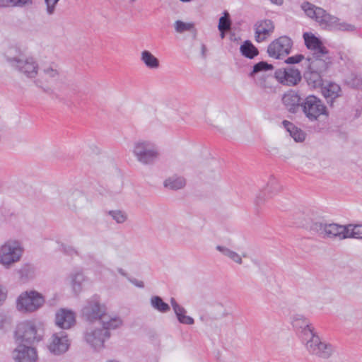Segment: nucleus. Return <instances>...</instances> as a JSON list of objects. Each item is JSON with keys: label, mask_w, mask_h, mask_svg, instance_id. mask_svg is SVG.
Returning <instances> with one entry per match:
<instances>
[{"label": "nucleus", "mask_w": 362, "mask_h": 362, "mask_svg": "<svg viewBox=\"0 0 362 362\" xmlns=\"http://www.w3.org/2000/svg\"><path fill=\"white\" fill-rule=\"evenodd\" d=\"M23 249L21 243L16 240L6 242L0 249V264L9 267L12 264L18 262L22 257Z\"/></svg>", "instance_id": "6e6552de"}, {"label": "nucleus", "mask_w": 362, "mask_h": 362, "mask_svg": "<svg viewBox=\"0 0 362 362\" xmlns=\"http://www.w3.org/2000/svg\"><path fill=\"white\" fill-rule=\"evenodd\" d=\"M346 83L351 88L362 89V76L351 74L346 78Z\"/></svg>", "instance_id": "f704fd0d"}, {"label": "nucleus", "mask_w": 362, "mask_h": 362, "mask_svg": "<svg viewBox=\"0 0 362 362\" xmlns=\"http://www.w3.org/2000/svg\"><path fill=\"white\" fill-rule=\"evenodd\" d=\"M255 37L257 42H262L274 32V25L272 21L264 19L257 21L255 25Z\"/></svg>", "instance_id": "f3484780"}, {"label": "nucleus", "mask_w": 362, "mask_h": 362, "mask_svg": "<svg viewBox=\"0 0 362 362\" xmlns=\"http://www.w3.org/2000/svg\"><path fill=\"white\" fill-rule=\"evenodd\" d=\"M180 1H182V2H189L192 0H180Z\"/></svg>", "instance_id": "603ef678"}, {"label": "nucleus", "mask_w": 362, "mask_h": 362, "mask_svg": "<svg viewBox=\"0 0 362 362\" xmlns=\"http://www.w3.org/2000/svg\"><path fill=\"white\" fill-rule=\"evenodd\" d=\"M347 238H356L362 240V224L346 225Z\"/></svg>", "instance_id": "2f4dec72"}, {"label": "nucleus", "mask_w": 362, "mask_h": 362, "mask_svg": "<svg viewBox=\"0 0 362 362\" xmlns=\"http://www.w3.org/2000/svg\"><path fill=\"white\" fill-rule=\"evenodd\" d=\"M71 285L76 293L81 292L82 283L84 281V276L81 272H75L71 274Z\"/></svg>", "instance_id": "72a5a7b5"}, {"label": "nucleus", "mask_w": 362, "mask_h": 362, "mask_svg": "<svg viewBox=\"0 0 362 362\" xmlns=\"http://www.w3.org/2000/svg\"><path fill=\"white\" fill-rule=\"evenodd\" d=\"M292 40L287 36H281L269 44L267 52L272 57L280 59L281 56L290 53L292 47Z\"/></svg>", "instance_id": "f8f14e48"}, {"label": "nucleus", "mask_w": 362, "mask_h": 362, "mask_svg": "<svg viewBox=\"0 0 362 362\" xmlns=\"http://www.w3.org/2000/svg\"><path fill=\"white\" fill-rule=\"evenodd\" d=\"M133 153L137 160L144 165H151L158 158V147L147 141H139L135 143Z\"/></svg>", "instance_id": "423d86ee"}, {"label": "nucleus", "mask_w": 362, "mask_h": 362, "mask_svg": "<svg viewBox=\"0 0 362 362\" xmlns=\"http://www.w3.org/2000/svg\"><path fill=\"white\" fill-rule=\"evenodd\" d=\"M322 94L327 103H332L333 100L341 95V88L335 83H329L327 86H322Z\"/></svg>", "instance_id": "a878e982"}, {"label": "nucleus", "mask_w": 362, "mask_h": 362, "mask_svg": "<svg viewBox=\"0 0 362 362\" xmlns=\"http://www.w3.org/2000/svg\"><path fill=\"white\" fill-rule=\"evenodd\" d=\"M16 362H35L37 358L36 349L26 344H20L13 352Z\"/></svg>", "instance_id": "dca6fc26"}, {"label": "nucleus", "mask_w": 362, "mask_h": 362, "mask_svg": "<svg viewBox=\"0 0 362 362\" xmlns=\"http://www.w3.org/2000/svg\"><path fill=\"white\" fill-rule=\"evenodd\" d=\"M216 250L221 252L223 255L230 259L232 261L241 264H242V258L240 255H238L235 251L231 250L230 249L221 245L216 246Z\"/></svg>", "instance_id": "473e14b6"}, {"label": "nucleus", "mask_w": 362, "mask_h": 362, "mask_svg": "<svg viewBox=\"0 0 362 362\" xmlns=\"http://www.w3.org/2000/svg\"><path fill=\"white\" fill-rule=\"evenodd\" d=\"M18 339L29 345L37 343L42 339L44 329L40 324L33 321L20 323L16 332Z\"/></svg>", "instance_id": "39448f33"}, {"label": "nucleus", "mask_w": 362, "mask_h": 362, "mask_svg": "<svg viewBox=\"0 0 362 362\" xmlns=\"http://www.w3.org/2000/svg\"><path fill=\"white\" fill-rule=\"evenodd\" d=\"M70 207H72L73 209H76V206L75 204H73V206H71L70 204H69Z\"/></svg>", "instance_id": "864d4df0"}, {"label": "nucleus", "mask_w": 362, "mask_h": 362, "mask_svg": "<svg viewBox=\"0 0 362 362\" xmlns=\"http://www.w3.org/2000/svg\"><path fill=\"white\" fill-rule=\"evenodd\" d=\"M59 0H45L47 8L46 11L48 15L54 14L55 7Z\"/></svg>", "instance_id": "a19ab883"}, {"label": "nucleus", "mask_w": 362, "mask_h": 362, "mask_svg": "<svg viewBox=\"0 0 362 362\" xmlns=\"http://www.w3.org/2000/svg\"><path fill=\"white\" fill-rule=\"evenodd\" d=\"M52 339V341L49 345V349L52 353L59 355L68 350L69 344L67 337L64 332L54 334Z\"/></svg>", "instance_id": "a211bd4d"}, {"label": "nucleus", "mask_w": 362, "mask_h": 362, "mask_svg": "<svg viewBox=\"0 0 362 362\" xmlns=\"http://www.w3.org/2000/svg\"><path fill=\"white\" fill-rule=\"evenodd\" d=\"M170 303L177 316V318L180 323L189 325H193L194 323V319L192 317L185 315L186 310L180 305L175 298H172L170 299Z\"/></svg>", "instance_id": "b1692460"}, {"label": "nucleus", "mask_w": 362, "mask_h": 362, "mask_svg": "<svg viewBox=\"0 0 362 362\" xmlns=\"http://www.w3.org/2000/svg\"><path fill=\"white\" fill-rule=\"evenodd\" d=\"M301 8L308 17L315 19L320 26L325 28L347 32L356 30V27L354 25L341 21L337 17L329 14L323 8L310 2L303 3Z\"/></svg>", "instance_id": "f03ea898"}, {"label": "nucleus", "mask_w": 362, "mask_h": 362, "mask_svg": "<svg viewBox=\"0 0 362 362\" xmlns=\"http://www.w3.org/2000/svg\"><path fill=\"white\" fill-rule=\"evenodd\" d=\"M304 59V56L301 54H296L295 56H291L288 57L285 62L288 64H298L300 62Z\"/></svg>", "instance_id": "79ce46f5"}, {"label": "nucleus", "mask_w": 362, "mask_h": 362, "mask_svg": "<svg viewBox=\"0 0 362 362\" xmlns=\"http://www.w3.org/2000/svg\"><path fill=\"white\" fill-rule=\"evenodd\" d=\"M117 272H118L121 275H122L123 276H125V277H127V274L126 273V272H125L123 269H122V268H119V269H117Z\"/></svg>", "instance_id": "09e8293b"}, {"label": "nucleus", "mask_w": 362, "mask_h": 362, "mask_svg": "<svg viewBox=\"0 0 362 362\" xmlns=\"http://www.w3.org/2000/svg\"><path fill=\"white\" fill-rule=\"evenodd\" d=\"M174 27L177 33H183L186 31L192 30L194 28V25L192 23H185L177 20L175 22Z\"/></svg>", "instance_id": "c9c22d12"}, {"label": "nucleus", "mask_w": 362, "mask_h": 362, "mask_svg": "<svg viewBox=\"0 0 362 362\" xmlns=\"http://www.w3.org/2000/svg\"><path fill=\"white\" fill-rule=\"evenodd\" d=\"M136 0H129L130 2L133 3Z\"/></svg>", "instance_id": "6e6d98bb"}, {"label": "nucleus", "mask_w": 362, "mask_h": 362, "mask_svg": "<svg viewBox=\"0 0 362 362\" xmlns=\"http://www.w3.org/2000/svg\"><path fill=\"white\" fill-rule=\"evenodd\" d=\"M323 74L317 71L307 69L304 73V78L310 87L317 88L323 86Z\"/></svg>", "instance_id": "393cba45"}, {"label": "nucleus", "mask_w": 362, "mask_h": 362, "mask_svg": "<svg viewBox=\"0 0 362 362\" xmlns=\"http://www.w3.org/2000/svg\"><path fill=\"white\" fill-rule=\"evenodd\" d=\"M274 76L281 84L289 86L297 85L302 78L300 71L294 67L279 69Z\"/></svg>", "instance_id": "ddd939ff"}, {"label": "nucleus", "mask_w": 362, "mask_h": 362, "mask_svg": "<svg viewBox=\"0 0 362 362\" xmlns=\"http://www.w3.org/2000/svg\"><path fill=\"white\" fill-rule=\"evenodd\" d=\"M259 86L262 88H264V89H267V88H271L270 86H267V81H261L259 83Z\"/></svg>", "instance_id": "49530a36"}, {"label": "nucleus", "mask_w": 362, "mask_h": 362, "mask_svg": "<svg viewBox=\"0 0 362 362\" xmlns=\"http://www.w3.org/2000/svg\"><path fill=\"white\" fill-rule=\"evenodd\" d=\"M293 327L303 334V339H307L314 332V329L308 319L300 314L294 315L292 317Z\"/></svg>", "instance_id": "6ab92c4d"}, {"label": "nucleus", "mask_w": 362, "mask_h": 362, "mask_svg": "<svg viewBox=\"0 0 362 362\" xmlns=\"http://www.w3.org/2000/svg\"><path fill=\"white\" fill-rule=\"evenodd\" d=\"M272 4L276 5H281L284 2V0H269Z\"/></svg>", "instance_id": "de8ad7c7"}, {"label": "nucleus", "mask_w": 362, "mask_h": 362, "mask_svg": "<svg viewBox=\"0 0 362 362\" xmlns=\"http://www.w3.org/2000/svg\"><path fill=\"white\" fill-rule=\"evenodd\" d=\"M151 305L155 310L162 313H165L170 310V305L158 296H154L151 298Z\"/></svg>", "instance_id": "7c9ffc66"}, {"label": "nucleus", "mask_w": 362, "mask_h": 362, "mask_svg": "<svg viewBox=\"0 0 362 362\" xmlns=\"http://www.w3.org/2000/svg\"><path fill=\"white\" fill-rule=\"evenodd\" d=\"M242 55L248 58L253 59L258 55L259 51L250 40H245L240 47Z\"/></svg>", "instance_id": "c756f323"}, {"label": "nucleus", "mask_w": 362, "mask_h": 362, "mask_svg": "<svg viewBox=\"0 0 362 362\" xmlns=\"http://www.w3.org/2000/svg\"><path fill=\"white\" fill-rule=\"evenodd\" d=\"M6 60L11 68L29 78H35L38 74L39 65L32 56L24 57L23 54L13 56L11 52L5 54Z\"/></svg>", "instance_id": "7ed1b4c3"}, {"label": "nucleus", "mask_w": 362, "mask_h": 362, "mask_svg": "<svg viewBox=\"0 0 362 362\" xmlns=\"http://www.w3.org/2000/svg\"><path fill=\"white\" fill-rule=\"evenodd\" d=\"M60 75L61 71L58 66L54 63L43 65L41 68V78L47 83H51L58 80Z\"/></svg>", "instance_id": "4be33fe9"}, {"label": "nucleus", "mask_w": 362, "mask_h": 362, "mask_svg": "<svg viewBox=\"0 0 362 362\" xmlns=\"http://www.w3.org/2000/svg\"><path fill=\"white\" fill-rule=\"evenodd\" d=\"M282 103L286 109L291 113H296L301 108V98L294 90L286 93L282 97Z\"/></svg>", "instance_id": "aec40b11"}, {"label": "nucleus", "mask_w": 362, "mask_h": 362, "mask_svg": "<svg viewBox=\"0 0 362 362\" xmlns=\"http://www.w3.org/2000/svg\"><path fill=\"white\" fill-rule=\"evenodd\" d=\"M129 281L139 288H144V284L141 281H139L136 279L128 278Z\"/></svg>", "instance_id": "c03bdc74"}, {"label": "nucleus", "mask_w": 362, "mask_h": 362, "mask_svg": "<svg viewBox=\"0 0 362 362\" xmlns=\"http://www.w3.org/2000/svg\"><path fill=\"white\" fill-rule=\"evenodd\" d=\"M305 340L306 349L311 355L326 359L329 358L334 352L333 346L322 341L315 332Z\"/></svg>", "instance_id": "1a4fd4ad"}, {"label": "nucleus", "mask_w": 362, "mask_h": 362, "mask_svg": "<svg viewBox=\"0 0 362 362\" xmlns=\"http://www.w3.org/2000/svg\"><path fill=\"white\" fill-rule=\"evenodd\" d=\"M35 83H36V84H37V86H39V84L41 83V81H40V80H38V81H37Z\"/></svg>", "instance_id": "5fc2aeb1"}, {"label": "nucleus", "mask_w": 362, "mask_h": 362, "mask_svg": "<svg viewBox=\"0 0 362 362\" xmlns=\"http://www.w3.org/2000/svg\"><path fill=\"white\" fill-rule=\"evenodd\" d=\"M185 185V179L183 177L178 176L177 175H174L168 177L163 182L165 187L172 190H178L182 189Z\"/></svg>", "instance_id": "bb28decb"}, {"label": "nucleus", "mask_w": 362, "mask_h": 362, "mask_svg": "<svg viewBox=\"0 0 362 362\" xmlns=\"http://www.w3.org/2000/svg\"><path fill=\"white\" fill-rule=\"evenodd\" d=\"M312 230L323 238H338L339 240L347 238L346 226L315 222L312 225Z\"/></svg>", "instance_id": "9d476101"}, {"label": "nucleus", "mask_w": 362, "mask_h": 362, "mask_svg": "<svg viewBox=\"0 0 362 362\" xmlns=\"http://www.w3.org/2000/svg\"><path fill=\"white\" fill-rule=\"evenodd\" d=\"M282 124L296 141L301 142L305 139L304 132L300 129L296 127L292 122L284 120Z\"/></svg>", "instance_id": "cd10ccee"}, {"label": "nucleus", "mask_w": 362, "mask_h": 362, "mask_svg": "<svg viewBox=\"0 0 362 362\" xmlns=\"http://www.w3.org/2000/svg\"><path fill=\"white\" fill-rule=\"evenodd\" d=\"M303 39L306 47L311 52L312 55L325 56V54H328V49L323 45L320 39L316 37L311 33H304Z\"/></svg>", "instance_id": "4468645a"}, {"label": "nucleus", "mask_w": 362, "mask_h": 362, "mask_svg": "<svg viewBox=\"0 0 362 362\" xmlns=\"http://www.w3.org/2000/svg\"><path fill=\"white\" fill-rule=\"evenodd\" d=\"M281 189V186L280 185L278 180L274 176H271L264 189L257 197L256 204L257 205L262 204L264 202V197L267 194L268 197H272L280 192Z\"/></svg>", "instance_id": "412c9836"}, {"label": "nucleus", "mask_w": 362, "mask_h": 362, "mask_svg": "<svg viewBox=\"0 0 362 362\" xmlns=\"http://www.w3.org/2000/svg\"><path fill=\"white\" fill-rule=\"evenodd\" d=\"M206 46L203 44V45H202V54L203 57H205V56H206Z\"/></svg>", "instance_id": "8fccbe9b"}, {"label": "nucleus", "mask_w": 362, "mask_h": 362, "mask_svg": "<svg viewBox=\"0 0 362 362\" xmlns=\"http://www.w3.org/2000/svg\"><path fill=\"white\" fill-rule=\"evenodd\" d=\"M141 60L148 69H156L160 66L158 58L148 50H144L141 52Z\"/></svg>", "instance_id": "c85d7f7f"}, {"label": "nucleus", "mask_w": 362, "mask_h": 362, "mask_svg": "<svg viewBox=\"0 0 362 362\" xmlns=\"http://www.w3.org/2000/svg\"><path fill=\"white\" fill-rule=\"evenodd\" d=\"M45 303L44 297L35 291L22 293L17 299L16 308L23 313H33L41 308Z\"/></svg>", "instance_id": "0eeeda50"}, {"label": "nucleus", "mask_w": 362, "mask_h": 362, "mask_svg": "<svg viewBox=\"0 0 362 362\" xmlns=\"http://www.w3.org/2000/svg\"><path fill=\"white\" fill-rule=\"evenodd\" d=\"M107 214L117 223H123L127 220V214L121 210H111Z\"/></svg>", "instance_id": "e433bc0d"}, {"label": "nucleus", "mask_w": 362, "mask_h": 362, "mask_svg": "<svg viewBox=\"0 0 362 362\" xmlns=\"http://www.w3.org/2000/svg\"><path fill=\"white\" fill-rule=\"evenodd\" d=\"M317 55V57L311 55L306 59L307 69L325 74L332 64L331 58L329 53L325 54V56Z\"/></svg>", "instance_id": "2eb2a0df"}, {"label": "nucleus", "mask_w": 362, "mask_h": 362, "mask_svg": "<svg viewBox=\"0 0 362 362\" xmlns=\"http://www.w3.org/2000/svg\"><path fill=\"white\" fill-rule=\"evenodd\" d=\"M230 25H231V22L230 20L229 14L226 12L225 15L223 16H221L219 18V22H218V30H228L230 29Z\"/></svg>", "instance_id": "ea45409f"}, {"label": "nucleus", "mask_w": 362, "mask_h": 362, "mask_svg": "<svg viewBox=\"0 0 362 362\" xmlns=\"http://www.w3.org/2000/svg\"><path fill=\"white\" fill-rule=\"evenodd\" d=\"M301 109L305 117L311 122L327 118L329 115L327 107L317 97L310 95L301 103Z\"/></svg>", "instance_id": "20e7f679"}, {"label": "nucleus", "mask_w": 362, "mask_h": 362, "mask_svg": "<svg viewBox=\"0 0 362 362\" xmlns=\"http://www.w3.org/2000/svg\"><path fill=\"white\" fill-rule=\"evenodd\" d=\"M6 298V292L5 289L1 286H0V305L3 303Z\"/></svg>", "instance_id": "a18cd8bd"}, {"label": "nucleus", "mask_w": 362, "mask_h": 362, "mask_svg": "<svg viewBox=\"0 0 362 362\" xmlns=\"http://www.w3.org/2000/svg\"><path fill=\"white\" fill-rule=\"evenodd\" d=\"M62 250L64 253L69 255H77V251L71 246L62 245Z\"/></svg>", "instance_id": "37998d69"}, {"label": "nucleus", "mask_w": 362, "mask_h": 362, "mask_svg": "<svg viewBox=\"0 0 362 362\" xmlns=\"http://www.w3.org/2000/svg\"><path fill=\"white\" fill-rule=\"evenodd\" d=\"M81 317L90 322L98 321L104 328H119L123 322L120 317H111L107 314V307L101 303L100 298L97 296L86 301L81 309Z\"/></svg>", "instance_id": "f257e3e1"}, {"label": "nucleus", "mask_w": 362, "mask_h": 362, "mask_svg": "<svg viewBox=\"0 0 362 362\" xmlns=\"http://www.w3.org/2000/svg\"><path fill=\"white\" fill-rule=\"evenodd\" d=\"M75 322V315L70 310L62 309L56 315V324L62 329H69Z\"/></svg>", "instance_id": "5701e85b"}, {"label": "nucleus", "mask_w": 362, "mask_h": 362, "mask_svg": "<svg viewBox=\"0 0 362 362\" xmlns=\"http://www.w3.org/2000/svg\"><path fill=\"white\" fill-rule=\"evenodd\" d=\"M273 69V66L270 64H268L266 62H259L257 64H255L253 66L252 71L250 74V76H254L256 74L262 71H267V70H272Z\"/></svg>", "instance_id": "4c0bfd02"}, {"label": "nucleus", "mask_w": 362, "mask_h": 362, "mask_svg": "<svg viewBox=\"0 0 362 362\" xmlns=\"http://www.w3.org/2000/svg\"><path fill=\"white\" fill-rule=\"evenodd\" d=\"M116 328H88L84 332V339L93 349L100 351L104 347L105 341L110 337V329Z\"/></svg>", "instance_id": "9b49d317"}, {"label": "nucleus", "mask_w": 362, "mask_h": 362, "mask_svg": "<svg viewBox=\"0 0 362 362\" xmlns=\"http://www.w3.org/2000/svg\"><path fill=\"white\" fill-rule=\"evenodd\" d=\"M227 30H219L220 31V36L221 37V39H223L225 37V31H226Z\"/></svg>", "instance_id": "3c124183"}, {"label": "nucleus", "mask_w": 362, "mask_h": 362, "mask_svg": "<svg viewBox=\"0 0 362 362\" xmlns=\"http://www.w3.org/2000/svg\"><path fill=\"white\" fill-rule=\"evenodd\" d=\"M32 4V0H0V6H10Z\"/></svg>", "instance_id": "58836bf2"}]
</instances>
